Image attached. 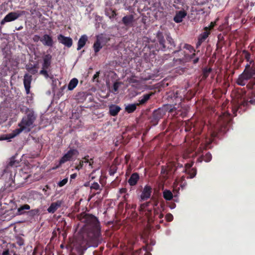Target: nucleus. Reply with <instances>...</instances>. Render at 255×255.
<instances>
[{
    "mask_svg": "<svg viewBox=\"0 0 255 255\" xmlns=\"http://www.w3.org/2000/svg\"><path fill=\"white\" fill-rule=\"evenodd\" d=\"M184 96L185 94L182 93L181 90L178 89L177 88L169 92L168 93V97L169 98L173 100H175L176 101L175 103V105H177V103L179 104L181 103V101L183 99Z\"/></svg>",
    "mask_w": 255,
    "mask_h": 255,
    "instance_id": "11",
    "label": "nucleus"
},
{
    "mask_svg": "<svg viewBox=\"0 0 255 255\" xmlns=\"http://www.w3.org/2000/svg\"><path fill=\"white\" fill-rule=\"evenodd\" d=\"M216 25V23L215 21L211 22L210 23V25H209V26H206V27L208 28V30L210 31L212 29H213L214 28V27H215V26Z\"/></svg>",
    "mask_w": 255,
    "mask_h": 255,
    "instance_id": "51",
    "label": "nucleus"
},
{
    "mask_svg": "<svg viewBox=\"0 0 255 255\" xmlns=\"http://www.w3.org/2000/svg\"><path fill=\"white\" fill-rule=\"evenodd\" d=\"M199 58L198 57H197L195 59H194L193 60V63L194 64H196L199 61Z\"/></svg>",
    "mask_w": 255,
    "mask_h": 255,
    "instance_id": "64",
    "label": "nucleus"
},
{
    "mask_svg": "<svg viewBox=\"0 0 255 255\" xmlns=\"http://www.w3.org/2000/svg\"><path fill=\"white\" fill-rule=\"evenodd\" d=\"M211 71H212V69L210 68H204L203 70V72H202V78L204 79H206L209 76V74L210 73Z\"/></svg>",
    "mask_w": 255,
    "mask_h": 255,
    "instance_id": "38",
    "label": "nucleus"
},
{
    "mask_svg": "<svg viewBox=\"0 0 255 255\" xmlns=\"http://www.w3.org/2000/svg\"><path fill=\"white\" fill-rule=\"evenodd\" d=\"M183 48L188 50L189 51H190V52H191L192 51L195 52V50L194 49V48L191 45L188 44H185L183 46ZM193 53H195V52H193Z\"/></svg>",
    "mask_w": 255,
    "mask_h": 255,
    "instance_id": "46",
    "label": "nucleus"
},
{
    "mask_svg": "<svg viewBox=\"0 0 255 255\" xmlns=\"http://www.w3.org/2000/svg\"><path fill=\"white\" fill-rule=\"evenodd\" d=\"M17 244L20 246L24 245V240L21 238L19 239L17 241Z\"/></svg>",
    "mask_w": 255,
    "mask_h": 255,
    "instance_id": "56",
    "label": "nucleus"
},
{
    "mask_svg": "<svg viewBox=\"0 0 255 255\" xmlns=\"http://www.w3.org/2000/svg\"><path fill=\"white\" fill-rule=\"evenodd\" d=\"M28 14V13L24 10H17L10 12L6 14L0 21V24L3 25L5 22H10L18 19L22 15Z\"/></svg>",
    "mask_w": 255,
    "mask_h": 255,
    "instance_id": "9",
    "label": "nucleus"
},
{
    "mask_svg": "<svg viewBox=\"0 0 255 255\" xmlns=\"http://www.w3.org/2000/svg\"><path fill=\"white\" fill-rule=\"evenodd\" d=\"M102 46L100 41L96 39V41L94 43L93 48L95 53H97L102 48Z\"/></svg>",
    "mask_w": 255,
    "mask_h": 255,
    "instance_id": "35",
    "label": "nucleus"
},
{
    "mask_svg": "<svg viewBox=\"0 0 255 255\" xmlns=\"http://www.w3.org/2000/svg\"><path fill=\"white\" fill-rule=\"evenodd\" d=\"M137 106L136 103L128 104L125 107V111L128 114L132 113L136 110Z\"/></svg>",
    "mask_w": 255,
    "mask_h": 255,
    "instance_id": "28",
    "label": "nucleus"
},
{
    "mask_svg": "<svg viewBox=\"0 0 255 255\" xmlns=\"http://www.w3.org/2000/svg\"><path fill=\"white\" fill-rule=\"evenodd\" d=\"M122 23L128 28L133 27L135 19L132 14L124 16L122 19Z\"/></svg>",
    "mask_w": 255,
    "mask_h": 255,
    "instance_id": "15",
    "label": "nucleus"
},
{
    "mask_svg": "<svg viewBox=\"0 0 255 255\" xmlns=\"http://www.w3.org/2000/svg\"><path fill=\"white\" fill-rule=\"evenodd\" d=\"M36 118V117L33 112H29L26 116L23 117L21 122L18 124L19 128L14 130L12 133L1 136L0 137V140L10 139L23 131L25 132H29L33 127V125Z\"/></svg>",
    "mask_w": 255,
    "mask_h": 255,
    "instance_id": "3",
    "label": "nucleus"
},
{
    "mask_svg": "<svg viewBox=\"0 0 255 255\" xmlns=\"http://www.w3.org/2000/svg\"><path fill=\"white\" fill-rule=\"evenodd\" d=\"M243 54H244L245 58L247 60V61H249L250 58V54L247 51L244 50Z\"/></svg>",
    "mask_w": 255,
    "mask_h": 255,
    "instance_id": "53",
    "label": "nucleus"
},
{
    "mask_svg": "<svg viewBox=\"0 0 255 255\" xmlns=\"http://www.w3.org/2000/svg\"><path fill=\"white\" fill-rule=\"evenodd\" d=\"M106 14L107 15L110 19L114 18L117 15V13L116 11L112 9L108 10L106 11Z\"/></svg>",
    "mask_w": 255,
    "mask_h": 255,
    "instance_id": "39",
    "label": "nucleus"
},
{
    "mask_svg": "<svg viewBox=\"0 0 255 255\" xmlns=\"http://www.w3.org/2000/svg\"><path fill=\"white\" fill-rule=\"evenodd\" d=\"M26 70L32 75H35L38 72V64H27L25 66Z\"/></svg>",
    "mask_w": 255,
    "mask_h": 255,
    "instance_id": "23",
    "label": "nucleus"
},
{
    "mask_svg": "<svg viewBox=\"0 0 255 255\" xmlns=\"http://www.w3.org/2000/svg\"><path fill=\"white\" fill-rule=\"evenodd\" d=\"M127 191V189L126 188H123L120 189L119 192L120 194H125L126 193Z\"/></svg>",
    "mask_w": 255,
    "mask_h": 255,
    "instance_id": "57",
    "label": "nucleus"
},
{
    "mask_svg": "<svg viewBox=\"0 0 255 255\" xmlns=\"http://www.w3.org/2000/svg\"><path fill=\"white\" fill-rule=\"evenodd\" d=\"M52 56L47 54L43 56V62L42 64V69H48L51 64Z\"/></svg>",
    "mask_w": 255,
    "mask_h": 255,
    "instance_id": "22",
    "label": "nucleus"
},
{
    "mask_svg": "<svg viewBox=\"0 0 255 255\" xmlns=\"http://www.w3.org/2000/svg\"><path fill=\"white\" fill-rule=\"evenodd\" d=\"M9 250L8 249H7L2 252L1 255H9Z\"/></svg>",
    "mask_w": 255,
    "mask_h": 255,
    "instance_id": "59",
    "label": "nucleus"
},
{
    "mask_svg": "<svg viewBox=\"0 0 255 255\" xmlns=\"http://www.w3.org/2000/svg\"><path fill=\"white\" fill-rule=\"evenodd\" d=\"M120 84V82H116L114 83L113 85V91L114 92L118 91Z\"/></svg>",
    "mask_w": 255,
    "mask_h": 255,
    "instance_id": "48",
    "label": "nucleus"
},
{
    "mask_svg": "<svg viewBox=\"0 0 255 255\" xmlns=\"http://www.w3.org/2000/svg\"><path fill=\"white\" fill-rule=\"evenodd\" d=\"M30 206L28 204H24L18 209V212L19 214H23L25 213V210H29Z\"/></svg>",
    "mask_w": 255,
    "mask_h": 255,
    "instance_id": "37",
    "label": "nucleus"
},
{
    "mask_svg": "<svg viewBox=\"0 0 255 255\" xmlns=\"http://www.w3.org/2000/svg\"><path fill=\"white\" fill-rule=\"evenodd\" d=\"M79 151L76 149H70L65 153L59 160V165H61L67 161H70L74 156H77Z\"/></svg>",
    "mask_w": 255,
    "mask_h": 255,
    "instance_id": "12",
    "label": "nucleus"
},
{
    "mask_svg": "<svg viewBox=\"0 0 255 255\" xmlns=\"http://www.w3.org/2000/svg\"><path fill=\"white\" fill-rule=\"evenodd\" d=\"M163 197L166 200L170 201L172 199L173 195L171 191L166 189L163 192Z\"/></svg>",
    "mask_w": 255,
    "mask_h": 255,
    "instance_id": "30",
    "label": "nucleus"
},
{
    "mask_svg": "<svg viewBox=\"0 0 255 255\" xmlns=\"http://www.w3.org/2000/svg\"><path fill=\"white\" fill-rule=\"evenodd\" d=\"M93 163H94L93 159V158L90 159L89 161L88 162L89 166H91V167H92V165H93Z\"/></svg>",
    "mask_w": 255,
    "mask_h": 255,
    "instance_id": "62",
    "label": "nucleus"
},
{
    "mask_svg": "<svg viewBox=\"0 0 255 255\" xmlns=\"http://www.w3.org/2000/svg\"><path fill=\"white\" fill-rule=\"evenodd\" d=\"M77 176V173H73L70 175V179H74L76 178Z\"/></svg>",
    "mask_w": 255,
    "mask_h": 255,
    "instance_id": "63",
    "label": "nucleus"
},
{
    "mask_svg": "<svg viewBox=\"0 0 255 255\" xmlns=\"http://www.w3.org/2000/svg\"><path fill=\"white\" fill-rule=\"evenodd\" d=\"M152 192V188L150 185H145L140 195V201H144L149 199L151 197Z\"/></svg>",
    "mask_w": 255,
    "mask_h": 255,
    "instance_id": "13",
    "label": "nucleus"
},
{
    "mask_svg": "<svg viewBox=\"0 0 255 255\" xmlns=\"http://www.w3.org/2000/svg\"><path fill=\"white\" fill-rule=\"evenodd\" d=\"M96 39H97L100 43L106 44L110 40V38L104 36L103 34L97 35L96 36Z\"/></svg>",
    "mask_w": 255,
    "mask_h": 255,
    "instance_id": "34",
    "label": "nucleus"
},
{
    "mask_svg": "<svg viewBox=\"0 0 255 255\" xmlns=\"http://www.w3.org/2000/svg\"><path fill=\"white\" fill-rule=\"evenodd\" d=\"M194 162L192 161L191 163H187L185 164V166L183 168L182 172H186L189 169H191L193 165Z\"/></svg>",
    "mask_w": 255,
    "mask_h": 255,
    "instance_id": "41",
    "label": "nucleus"
},
{
    "mask_svg": "<svg viewBox=\"0 0 255 255\" xmlns=\"http://www.w3.org/2000/svg\"><path fill=\"white\" fill-rule=\"evenodd\" d=\"M204 41H201V39L198 38V41L197 43V46H199Z\"/></svg>",
    "mask_w": 255,
    "mask_h": 255,
    "instance_id": "60",
    "label": "nucleus"
},
{
    "mask_svg": "<svg viewBox=\"0 0 255 255\" xmlns=\"http://www.w3.org/2000/svg\"><path fill=\"white\" fill-rule=\"evenodd\" d=\"M204 41H201V39L198 38V41L197 43V46H199Z\"/></svg>",
    "mask_w": 255,
    "mask_h": 255,
    "instance_id": "61",
    "label": "nucleus"
},
{
    "mask_svg": "<svg viewBox=\"0 0 255 255\" xmlns=\"http://www.w3.org/2000/svg\"><path fill=\"white\" fill-rule=\"evenodd\" d=\"M32 80V77L31 75L26 73L24 75L23 84L25 89L26 94H29L30 93V89L31 88V83Z\"/></svg>",
    "mask_w": 255,
    "mask_h": 255,
    "instance_id": "16",
    "label": "nucleus"
},
{
    "mask_svg": "<svg viewBox=\"0 0 255 255\" xmlns=\"http://www.w3.org/2000/svg\"><path fill=\"white\" fill-rule=\"evenodd\" d=\"M156 38L157 42L155 44V48L156 51H166L175 48V43L170 35L166 34L165 38L162 32L158 31Z\"/></svg>",
    "mask_w": 255,
    "mask_h": 255,
    "instance_id": "5",
    "label": "nucleus"
},
{
    "mask_svg": "<svg viewBox=\"0 0 255 255\" xmlns=\"http://www.w3.org/2000/svg\"><path fill=\"white\" fill-rule=\"evenodd\" d=\"M185 173L188 175L187 178H193L197 174V169L195 168H192L191 169H189L187 172Z\"/></svg>",
    "mask_w": 255,
    "mask_h": 255,
    "instance_id": "33",
    "label": "nucleus"
},
{
    "mask_svg": "<svg viewBox=\"0 0 255 255\" xmlns=\"http://www.w3.org/2000/svg\"><path fill=\"white\" fill-rule=\"evenodd\" d=\"M187 15V12L185 10H180L176 11V14L173 18V20L176 23L181 22L183 19Z\"/></svg>",
    "mask_w": 255,
    "mask_h": 255,
    "instance_id": "19",
    "label": "nucleus"
},
{
    "mask_svg": "<svg viewBox=\"0 0 255 255\" xmlns=\"http://www.w3.org/2000/svg\"><path fill=\"white\" fill-rule=\"evenodd\" d=\"M62 203V202L60 200H57L55 202L52 203L47 209V211L50 213H55L58 208L61 207Z\"/></svg>",
    "mask_w": 255,
    "mask_h": 255,
    "instance_id": "21",
    "label": "nucleus"
},
{
    "mask_svg": "<svg viewBox=\"0 0 255 255\" xmlns=\"http://www.w3.org/2000/svg\"><path fill=\"white\" fill-rule=\"evenodd\" d=\"M208 2V0H197V2L199 5H203Z\"/></svg>",
    "mask_w": 255,
    "mask_h": 255,
    "instance_id": "55",
    "label": "nucleus"
},
{
    "mask_svg": "<svg viewBox=\"0 0 255 255\" xmlns=\"http://www.w3.org/2000/svg\"><path fill=\"white\" fill-rule=\"evenodd\" d=\"M41 38L40 36L38 35H35L33 37V40L34 42H37L39 40L40 41Z\"/></svg>",
    "mask_w": 255,
    "mask_h": 255,
    "instance_id": "54",
    "label": "nucleus"
},
{
    "mask_svg": "<svg viewBox=\"0 0 255 255\" xmlns=\"http://www.w3.org/2000/svg\"><path fill=\"white\" fill-rule=\"evenodd\" d=\"M67 182H68V178H65L63 179V180H62L61 181H59L57 183V185L59 187H63V186H64L65 184H66Z\"/></svg>",
    "mask_w": 255,
    "mask_h": 255,
    "instance_id": "44",
    "label": "nucleus"
},
{
    "mask_svg": "<svg viewBox=\"0 0 255 255\" xmlns=\"http://www.w3.org/2000/svg\"><path fill=\"white\" fill-rule=\"evenodd\" d=\"M212 158V156L211 154L208 152L205 155L201 156L200 157L197 159V161L198 162H201L203 160L205 162H210Z\"/></svg>",
    "mask_w": 255,
    "mask_h": 255,
    "instance_id": "26",
    "label": "nucleus"
},
{
    "mask_svg": "<svg viewBox=\"0 0 255 255\" xmlns=\"http://www.w3.org/2000/svg\"><path fill=\"white\" fill-rule=\"evenodd\" d=\"M78 80L77 78H74L72 79L68 85V89L69 90H73L78 85Z\"/></svg>",
    "mask_w": 255,
    "mask_h": 255,
    "instance_id": "29",
    "label": "nucleus"
},
{
    "mask_svg": "<svg viewBox=\"0 0 255 255\" xmlns=\"http://www.w3.org/2000/svg\"><path fill=\"white\" fill-rule=\"evenodd\" d=\"M247 87L248 89H252L255 88V80L254 81H250L247 85Z\"/></svg>",
    "mask_w": 255,
    "mask_h": 255,
    "instance_id": "47",
    "label": "nucleus"
},
{
    "mask_svg": "<svg viewBox=\"0 0 255 255\" xmlns=\"http://www.w3.org/2000/svg\"><path fill=\"white\" fill-rule=\"evenodd\" d=\"M204 31L199 36V38L201 39V41H205L207 38L209 36L210 34V31L208 30L207 27L204 28Z\"/></svg>",
    "mask_w": 255,
    "mask_h": 255,
    "instance_id": "31",
    "label": "nucleus"
},
{
    "mask_svg": "<svg viewBox=\"0 0 255 255\" xmlns=\"http://www.w3.org/2000/svg\"><path fill=\"white\" fill-rule=\"evenodd\" d=\"M19 162L15 159L14 157L10 158V161L8 164V166L10 167H17L19 165Z\"/></svg>",
    "mask_w": 255,
    "mask_h": 255,
    "instance_id": "36",
    "label": "nucleus"
},
{
    "mask_svg": "<svg viewBox=\"0 0 255 255\" xmlns=\"http://www.w3.org/2000/svg\"><path fill=\"white\" fill-rule=\"evenodd\" d=\"M88 39V36L85 34L80 37L78 42L77 50H80L85 45Z\"/></svg>",
    "mask_w": 255,
    "mask_h": 255,
    "instance_id": "24",
    "label": "nucleus"
},
{
    "mask_svg": "<svg viewBox=\"0 0 255 255\" xmlns=\"http://www.w3.org/2000/svg\"><path fill=\"white\" fill-rule=\"evenodd\" d=\"M91 189L101 191L102 188L97 182H94L90 187Z\"/></svg>",
    "mask_w": 255,
    "mask_h": 255,
    "instance_id": "42",
    "label": "nucleus"
},
{
    "mask_svg": "<svg viewBox=\"0 0 255 255\" xmlns=\"http://www.w3.org/2000/svg\"><path fill=\"white\" fill-rule=\"evenodd\" d=\"M161 168L160 174L162 175V178L166 180L168 178L169 175L171 174L169 171L166 166L162 165Z\"/></svg>",
    "mask_w": 255,
    "mask_h": 255,
    "instance_id": "27",
    "label": "nucleus"
},
{
    "mask_svg": "<svg viewBox=\"0 0 255 255\" xmlns=\"http://www.w3.org/2000/svg\"><path fill=\"white\" fill-rule=\"evenodd\" d=\"M139 178V174L137 172H134L130 175L128 182L130 186H134L137 184Z\"/></svg>",
    "mask_w": 255,
    "mask_h": 255,
    "instance_id": "20",
    "label": "nucleus"
},
{
    "mask_svg": "<svg viewBox=\"0 0 255 255\" xmlns=\"http://www.w3.org/2000/svg\"><path fill=\"white\" fill-rule=\"evenodd\" d=\"M165 219L167 222H171L173 219V216L171 214L168 213L165 216Z\"/></svg>",
    "mask_w": 255,
    "mask_h": 255,
    "instance_id": "49",
    "label": "nucleus"
},
{
    "mask_svg": "<svg viewBox=\"0 0 255 255\" xmlns=\"http://www.w3.org/2000/svg\"><path fill=\"white\" fill-rule=\"evenodd\" d=\"M121 109L119 106L112 105L109 107V113L112 116H116L120 112Z\"/></svg>",
    "mask_w": 255,
    "mask_h": 255,
    "instance_id": "25",
    "label": "nucleus"
},
{
    "mask_svg": "<svg viewBox=\"0 0 255 255\" xmlns=\"http://www.w3.org/2000/svg\"><path fill=\"white\" fill-rule=\"evenodd\" d=\"M84 165V161L81 160L78 165L75 167V169L78 170H80L82 168Z\"/></svg>",
    "mask_w": 255,
    "mask_h": 255,
    "instance_id": "50",
    "label": "nucleus"
},
{
    "mask_svg": "<svg viewBox=\"0 0 255 255\" xmlns=\"http://www.w3.org/2000/svg\"><path fill=\"white\" fill-rule=\"evenodd\" d=\"M217 124L214 126L211 132L212 137L220 138L228 130L232 119L230 114L225 113L219 117Z\"/></svg>",
    "mask_w": 255,
    "mask_h": 255,
    "instance_id": "4",
    "label": "nucleus"
},
{
    "mask_svg": "<svg viewBox=\"0 0 255 255\" xmlns=\"http://www.w3.org/2000/svg\"><path fill=\"white\" fill-rule=\"evenodd\" d=\"M165 166H166L167 168L168 169V170L171 174H173L175 173H173V172L174 169L175 168V161H169L167 163Z\"/></svg>",
    "mask_w": 255,
    "mask_h": 255,
    "instance_id": "32",
    "label": "nucleus"
},
{
    "mask_svg": "<svg viewBox=\"0 0 255 255\" xmlns=\"http://www.w3.org/2000/svg\"><path fill=\"white\" fill-rule=\"evenodd\" d=\"M40 212V210L38 209H35L33 210H30L28 214L29 216L31 217H34L36 215H39Z\"/></svg>",
    "mask_w": 255,
    "mask_h": 255,
    "instance_id": "40",
    "label": "nucleus"
},
{
    "mask_svg": "<svg viewBox=\"0 0 255 255\" xmlns=\"http://www.w3.org/2000/svg\"><path fill=\"white\" fill-rule=\"evenodd\" d=\"M176 57L173 59L175 63H178L179 64L184 63L190 61L195 55V53L191 54L186 53V52L182 50L180 47L177 50H175L173 52Z\"/></svg>",
    "mask_w": 255,
    "mask_h": 255,
    "instance_id": "8",
    "label": "nucleus"
},
{
    "mask_svg": "<svg viewBox=\"0 0 255 255\" xmlns=\"http://www.w3.org/2000/svg\"><path fill=\"white\" fill-rule=\"evenodd\" d=\"M192 128V127H191V126H189L188 125H187V126L185 128V131H191Z\"/></svg>",
    "mask_w": 255,
    "mask_h": 255,
    "instance_id": "58",
    "label": "nucleus"
},
{
    "mask_svg": "<svg viewBox=\"0 0 255 255\" xmlns=\"http://www.w3.org/2000/svg\"><path fill=\"white\" fill-rule=\"evenodd\" d=\"M251 81L255 80V62L251 66L247 64L243 72L240 74L237 80L236 83L238 85L245 86L250 79Z\"/></svg>",
    "mask_w": 255,
    "mask_h": 255,
    "instance_id": "7",
    "label": "nucleus"
},
{
    "mask_svg": "<svg viewBox=\"0 0 255 255\" xmlns=\"http://www.w3.org/2000/svg\"><path fill=\"white\" fill-rule=\"evenodd\" d=\"M249 104L255 105V99H251L250 101H248L244 98L243 99H241L240 101H239L237 104L236 110L233 109L235 116H237L236 113L237 112H239V113H241L245 111Z\"/></svg>",
    "mask_w": 255,
    "mask_h": 255,
    "instance_id": "10",
    "label": "nucleus"
},
{
    "mask_svg": "<svg viewBox=\"0 0 255 255\" xmlns=\"http://www.w3.org/2000/svg\"><path fill=\"white\" fill-rule=\"evenodd\" d=\"M40 41L45 46L52 47L53 45V40L52 37L48 34H44L40 39Z\"/></svg>",
    "mask_w": 255,
    "mask_h": 255,
    "instance_id": "18",
    "label": "nucleus"
},
{
    "mask_svg": "<svg viewBox=\"0 0 255 255\" xmlns=\"http://www.w3.org/2000/svg\"><path fill=\"white\" fill-rule=\"evenodd\" d=\"M166 112L173 114L174 116L176 117H181L183 118L187 115L186 109L179 106L172 107L171 105H165L161 108H158L154 111L150 118V122L152 125L156 126L157 125L159 121L165 115Z\"/></svg>",
    "mask_w": 255,
    "mask_h": 255,
    "instance_id": "2",
    "label": "nucleus"
},
{
    "mask_svg": "<svg viewBox=\"0 0 255 255\" xmlns=\"http://www.w3.org/2000/svg\"><path fill=\"white\" fill-rule=\"evenodd\" d=\"M47 69H42L40 71L39 74L40 75H43L46 78L49 77V75L48 72L47 71Z\"/></svg>",
    "mask_w": 255,
    "mask_h": 255,
    "instance_id": "45",
    "label": "nucleus"
},
{
    "mask_svg": "<svg viewBox=\"0 0 255 255\" xmlns=\"http://www.w3.org/2000/svg\"><path fill=\"white\" fill-rule=\"evenodd\" d=\"M153 95L154 93L152 92H149L148 93L143 94L142 96L138 98L136 105H137L138 106L145 105Z\"/></svg>",
    "mask_w": 255,
    "mask_h": 255,
    "instance_id": "14",
    "label": "nucleus"
},
{
    "mask_svg": "<svg viewBox=\"0 0 255 255\" xmlns=\"http://www.w3.org/2000/svg\"><path fill=\"white\" fill-rule=\"evenodd\" d=\"M117 167L116 166H111L110 167L109 173L111 176H113L117 172Z\"/></svg>",
    "mask_w": 255,
    "mask_h": 255,
    "instance_id": "43",
    "label": "nucleus"
},
{
    "mask_svg": "<svg viewBox=\"0 0 255 255\" xmlns=\"http://www.w3.org/2000/svg\"><path fill=\"white\" fill-rule=\"evenodd\" d=\"M251 81L255 80V62L251 66L247 64L243 72L240 74L237 80L236 83L238 85L245 86L250 79Z\"/></svg>",
    "mask_w": 255,
    "mask_h": 255,
    "instance_id": "6",
    "label": "nucleus"
},
{
    "mask_svg": "<svg viewBox=\"0 0 255 255\" xmlns=\"http://www.w3.org/2000/svg\"><path fill=\"white\" fill-rule=\"evenodd\" d=\"M78 218L85 225L73 242L72 250L78 255H83L88 248H96L101 243V227L98 218L92 214L83 212Z\"/></svg>",
    "mask_w": 255,
    "mask_h": 255,
    "instance_id": "1",
    "label": "nucleus"
},
{
    "mask_svg": "<svg viewBox=\"0 0 255 255\" xmlns=\"http://www.w3.org/2000/svg\"><path fill=\"white\" fill-rule=\"evenodd\" d=\"M179 168H182L183 169L184 167L182 164L175 162V168L174 169L173 173H175L176 170Z\"/></svg>",
    "mask_w": 255,
    "mask_h": 255,
    "instance_id": "52",
    "label": "nucleus"
},
{
    "mask_svg": "<svg viewBox=\"0 0 255 255\" xmlns=\"http://www.w3.org/2000/svg\"><path fill=\"white\" fill-rule=\"evenodd\" d=\"M57 39L58 41L65 46L70 48L73 44V40L70 37H66L62 34L58 35Z\"/></svg>",
    "mask_w": 255,
    "mask_h": 255,
    "instance_id": "17",
    "label": "nucleus"
}]
</instances>
